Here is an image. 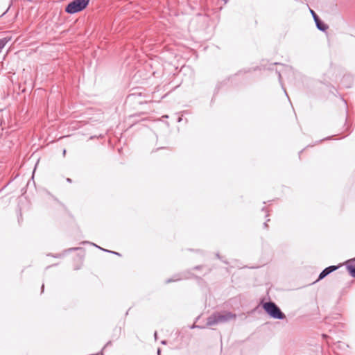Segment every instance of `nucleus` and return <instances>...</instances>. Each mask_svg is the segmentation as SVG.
<instances>
[{
  "label": "nucleus",
  "instance_id": "obj_1",
  "mask_svg": "<svg viewBox=\"0 0 355 355\" xmlns=\"http://www.w3.org/2000/svg\"><path fill=\"white\" fill-rule=\"evenodd\" d=\"M237 317L236 313L228 311H215L207 319V326H214L218 324H223L235 320Z\"/></svg>",
  "mask_w": 355,
  "mask_h": 355
},
{
  "label": "nucleus",
  "instance_id": "obj_2",
  "mask_svg": "<svg viewBox=\"0 0 355 355\" xmlns=\"http://www.w3.org/2000/svg\"><path fill=\"white\" fill-rule=\"evenodd\" d=\"M261 305L264 311L269 315L270 318L276 320H284L286 315L282 311L280 308L272 301L266 302H261Z\"/></svg>",
  "mask_w": 355,
  "mask_h": 355
},
{
  "label": "nucleus",
  "instance_id": "obj_3",
  "mask_svg": "<svg viewBox=\"0 0 355 355\" xmlns=\"http://www.w3.org/2000/svg\"><path fill=\"white\" fill-rule=\"evenodd\" d=\"M89 0H73L65 7V12L73 15L83 11L89 5Z\"/></svg>",
  "mask_w": 355,
  "mask_h": 355
},
{
  "label": "nucleus",
  "instance_id": "obj_4",
  "mask_svg": "<svg viewBox=\"0 0 355 355\" xmlns=\"http://www.w3.org/2000/svg\"><path fill=\"white\" fill-rule=\"evenodd\" d=\"M340 267V265L338 266H330L327 268H325L324 270H322V272L320 273L318 278L316 281L314 282V283L319 282L322 279H323L324 277L330 275L331 272L336 271L337 269H338Z\"/></svg>",
  "mask_w": 355,
  "mask_h": 355
},
{
  "label": "nucleus",
  "instance_id": "obj_5",
  "mask_svg": "<svg viewBox=\"0 0 355 355\" xmlns=\"http://www.w3.org/2000/svg\"><path fill=\"white\" fill-rule=\"evenodd\" d=\"M190 275H191L190 272H185L176 274L173 277L166 279L165 283L169 284L171 282L180 281L183 279H188V278H189Z\"/></svg>",
  "mask_w": 355,
  "mask_h": 355
},
{
  "label": "nucleus",
  "instance_id": "obj_6",
  "mask_svg": "<svg viewBox=\"0 0 355 355\" xmlns=\"http://www.w3.org/2000/svg\"><path fill=\"white\" fill-rule=\"evenodd\" d=\"M314 21L317 28L320 31L325 32L329 28L328 25L326 24L320 18H318Z\"/></svg>",
  "mask_w": 355,
  "mask_h": 355
},
{
  "label": "nucleus",
  "instance_id": "obj_7",
  "mask_svg": "<svg viewBox=\"0 0 355 355\" xmlns=\"http://www.w3.org/2000/svg\"><path fill=\"white\" fill-rule=\"evenodd\" d=\"M79 249H80V248H69V249L64 250L62 253H58V254H49L48 256H51L54 258H62L66 254V253L69 252L76 251Z\"/></svg>",
  "mask_w": 355,
  "mask_h": 355
},
{
  "label": "nucleus",
  "instance_id": "obj_8",
  "mask_svg": "<svg viewBox=\"0 0 355 355\" xmlns=\"http://www.w3.org/2000/svg\"><path fill=\"white\" fill-rule=\"evenodd\" d=\"M83 243H89L96 248H98V249L104 251V252H109V253H112V254H116L117 256H121V254L119 253V252H114V251H111V250H106V249H104V248H102L99 246H98L97 245H96L95 243H90L89 241H83Z\"/></svg>",
  "mask_w": 355,
  "mask_h": 355
},
{
  "label": "nucleus",
  "instance_id": "obj_9",
  "mask_svg": "<svg viewBox=\"0 0 355 355\" xmlns=\"http://www.w3.org/2000/svg\"><path fill=\"white\" fill-rule=\"evenodd\" d=\"M11 40V37H5L0 39V53L2 49L5 47L6 44Z\"/></svg>",
  "mask_w": 355,
  "mask_h": 355
},
{
  "label": "nucleus",
  "instance_id": "obj_10",
  "mask_svg": "<svg viewBox=\"0 0 355 355\" xmlns=\"http://www.w3.org/2000/svg\"><path fill=\"white\" fill-rule=\"evenodd\" d=\"M275 72L278 76L279 82L282 89H284L285 94L288 96L287 92H286L285 88L284 87L283 83H282V73H283L282 71L277 69L275 70Z\"/></svg>",
  "mask_w": 355,
  "mask_h": 355
},
{
  "label": "nucleus",
  "instance_id": "obj_11",
  "mask_svg": "<svg viewBox=\"0 0 355 355\" xmlns=\"http://www.w3.org/2000/svg\"><path fill=\"white\" fill-rule=\"evenodd\" d=\"M347 270L352 277L355 278V264L354 265H347Z\"/></svg>",
  "mask_w": 355,
  "mask_h": 355
},
{
  "label": "nucleus",
  "instance_id": "obj_12",
  "mask_svg": "<svg viewBox=\"0 0 355 355\" xmlns=\"http://www.w3.org/2000/svg\"><path fill=\"white\" fill-rule=\"evenodd\" d=\"M310 11H311V13L312 15V17H313L314 21H315L316 19L320 18L319 16L313 10H310Z\"/></svg>",
  "mask_w": 355,
  "mask_h": 355
},
{
  "label": "nucleus",
  "instance_id": "obj_13",
  "mask_svg": "<svg viewBox=\"0 0 355 355\" xmlns=\"http://www.w3.org/2000/svg\"><path fill=\"white\" fill-rule=\"evenodd\" d=\"M111 345H112V341H110H110H108V342L105 345V346H104V347L103 348V349H105V348H106V347H108V346H110Z\"/></svg>",
  "mask_w": 355,
  "mask_h": 355
},
{
  "label": "nucleus",
  "instance_id": "obj_14",
  "mask_svg": "<svg viewBox=\"0 0 355 355\" xmlns=\"http://www.w3.org/2000/svg\"><path fill=\"white\" fill-rule=\"evenodd\" d=\"M261 211H265V212H266V213H268V210H267V209H266V207H263V208L261 209ZM266 217H268V214H266Z\"/></svg>",
  "mask_w": 355,
  "mask_h": 355
},
{
  "label": "nucleus",
  "instance_id": "obj_15",
  "mask_svg": "<svg viewBox=\"0 0 355 355\" xmlns=\"http://www.w3.org/2000/svg\"><path fill=\"white\" fill-rule=\"evenodd\" d=\"M338 345L339 347H342L345 346V344L342 343V342H338Z\"/></svg>",
  "mask_w": 355,
  "mask_h": 355
},
{
  "label": "nucleus",
  "instance_id": "obj_16",
  "mask_svg": "<svg viewBox=\"0 0 355 355\" xmlns=\"http://www.w3.org/2000/svg\"><path fill=\"white\" fill-rule=\"evenodd\" d=\"M248 71H243V73H246V72H248ZM243 73V71H239L236 74H235V76H239L240 74H241Z\"/></svg>",
  "mask_w": 355,
  "mask_h": 355
},
{
  "label": "nucleus",
  "instance_id": "obj_17",
  "mask_svg": "<svg viewBox=\"0 0 355 355\" xmlns=\"http://www.w3.org/2000/svg\"><path fill=\"white\" fill-rule=\"evenodd\" d=\"M269 220H270V219H268L267 221L263 223V227L264 228H268V227L267 222L269 221Z\"/></svg>",
  "mask_w": 355,
  "mask_h": 355
},
{
  "label": "nucleus",
  "instance_id": "obj_18",
  "mask_svg": "<svg viewBox=\"0 0 355 355\" xmlns=\"http://www.w3.org/2000/svg\"><path fill=\"white\" fill-rule=\"evenodd\" d=\"M239 316H240V317H241V318H242V319H243V320H245V319H246V318H247V316L245 315V313H242V314H241Z\"/></svg>",
  "mask_w": 355,
  "mask_h": 355
},
{
  "label": "nucleus",
  "instance_id": "obj_19",
  "mask_svg": "<svg viewBox=\"0 0 355 355\" xmlns=\"http://www.w3.org/2000/svg\"><path fill=\"white\" fill-rule=\"evenodd\" d=\"M202 267V266H195L193 269V270H200Z\"/></svg>",
  "mask_w": 355,
  "mask_h": 355
},
{
  "label": "nucleus",
  "instance_id": "obj_20",
  "mask_svg": "<svg viewBox=\"0 0 355 355\" xmlns=\"http://www.w3.org/2000/svg\"><path fill=\"white\" fill-rule=\"evenodd\" d=\"M161 344L165 345L167 344V341L166 340H162Z\"/></svg>",
  "mask_w": 355,
  "mask_h": 355
},
{
  "label": "nucleus",
  "instance_id": "obj_21",
  "mask_svg": "<svg viewBox=\"0 0 355 355\" xmlns=\"http://www.w3.org/2000/svg\"><path fill=\"white\" fill-rule=\"evenodd\" d=\"M66 180H67V182H69V183H71V182H72V180H71V178H67L66 179Z\"/></svg>",
  "mask_w": 355,
  "mask_h": 355
},
{
  "label": "nucleus",
  "instance_id": "obj_22",
  "mask_svg": "<svg viewBox=\"0 0 355 355\" xmlns=\"http://www.w3.org/2000/svg\"><path fill=\"white\" fill-rule=\"evenodd\" d=\"M154 338H155V340L157 339V331H155V333H154Z\"/></svg>",
  "mask_w": 355,
  "mask_h": 355
},
{
  "label": "nucleus",
  "instance_id": "obj_23",
  "mask_svg": "<svg viewBox=\"0 0 355 355\" xmlns=\"http://www.w3.org/2000/svg\"><path fill=\"white\" fill-rule=\"evenodd\" d=\"M41 290H42V293H43L44 290V284L42 285Z\"/></svg>",
  "mask_w": 355,
  "mask_h": 355
},
{
  "label": "nucleus",
  "instance_id": "obj_24",
  "mask_svg": "<svg viewBox=\"0 0 355 355\" xmlns=\"http://www.w3.org/2000/svg\"><path fill=\"white\" fill-rule=\"evenodd\" d=\"M191 328H200V326L193 324Z\"/></svg>",
  "mask_w": 355,
  "mask_h": 355
},
{
  "label": "nucleus",
  "instance_id": "obj_25",
  "mask_svg": "<svg viewBox=\"0 0 355 355\" xmlns=\"http://www.w3.org/2000/svg\"><path fill=\"white\" fill-rule=\"evenodd\" d=\"M350 261H352V262L355 261V257L354 259H350V260L347 261V262H350Z\"/></svg>",
  "mask_w": 355,
  "mask_h": 355
},
{
  "label": "nucleus",
  "instance_id": "obj_26",
  "mask_svg": "<svg viewBox=\"0 0 355 355\" xmlns=\"http://www.w3.org/2000/svg\"><path fill=\"white\" fill-rule=\"evenodd\" d=\"M282 68H284V69H288V67H286V66H284V65H282Z\"/></svg>",
  "mask_w": 355,
  "mask_h": 355
},
{
  "label": "nucleus",
  "instance_id": "obj_27",
  "mask_svg": "<svg viewBox=\"0 0 355 355\" xmlns=\"http://www.w3.org/2000/svg\"><path fill=\"white\" fill-rule=\"evenodd\" d=\"M182 120V117H179L178 119V122H180Z\"/></svg>",
  "mask_w": 355,
  "mask_h": 355
},
{
  "label": "nucleus",
  "instance_id": "obj_28",
  "mask_svg": "<svg viewBox=\"0 0 355 355\" xmlns=\"http://www.w3.org/2000/svg\"><path fill=\"white\" fill-rule=\"evenodd\" d=\"M216 257H217L218 259H220V255H219V254H218V253H217V254H216Z\"/></svg>",
  "mask_w": 355,
  "mask_h": 355
},
{
  "label": "nucleus",
  "instance_id": "obj_29",
  "mask_svg": "<svg viewBox=\"0 0 355 355\" xmlns=\"http://www.w3.org/2000/svg\"><path fill=\"white\" fill-rule=\"evenodd\" d=\"M63 153V155L64 156L65 154H66V150L65 149L63 150V153Z\"/></svg>",
  "mask_w": 355,
  "mask_h": 355
},
{
  "label": "nucleus",
  "instance_id": "obj_30",
  "mask_svg": "<svg viewBox=\"0 0 355 355\" xmlns=\"http://www.w3.org/2000/svg\"><path fill=\"white\" fill-rule=\"evenodd\" d=\"M8 8L6 10V12H4L2 14V16H3V15H6V13L8 12Z\"/></svg>",
  "mask_w": 355,
  "mask_h": 355
},
{
  "label": "nucleus",
  "instance_id": "obj_31",
  "mask_svg": "<svg viewBox=\"0 0 355 355\" xmlns=\"http://www.w3.org/2000/svg\"><path fill=\"white\" fill-rule=\"evenodd\" d=\"M322 336H323L324 338H328V336H327L326 334H322Z\"/></svg>",
  "mask_w": 355,
  "mask_h": 355
},
{
  "label": "nucleus",
  "instance_id": "obj_32",
  "mask_svg": "<svg viewBox=\"0 0 355 355\" xmlns=\"http://www.w3.org/2000/svg\"><path fill=\"white\" fill-rule=\"evenodd\" d=\"M277 64H279V63H277V62H275L272 65H273V66H275V65H277Z\"/></svg>",
  "mask_w": 355,
  "mask_h": 355
},
{
  "label": "nucleus",
  "instance_id": "obj_33",
  "mask_svg": "<svg viewBox=\"0 0 355 355\" xmlns=\"http://www.w3.org/2000/svg\"><path fill=\"white\" fill-rule=\"evenodd\" d=\"M157 354H160V349H158V350H157Z\"/></svg>",
  "mask_w": 355,
  "mask_h": 355
},
{
  "label": "nucleus",
  "instance_id": "obj_34",
  "mask_svg": "<svg viewBox=\"0 0 355 355\" xmlns=\"http://www.w3.org/2000/svg\"><path fill=\"white\" fill-rule=\"evenodd\" d=\"M163 117L168 118V116L167 115H165Z\"/></svg>",
  "mask_w": 355,
  "mask_h": 355
}]
</instances>
